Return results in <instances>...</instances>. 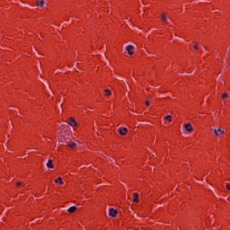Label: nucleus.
<instances>
[{
    "mask_svg": "<svg viewBox=\"0 0 230 230\" xmlns=\"http://www.w3.org/2000/svg\"><path fill=\"white\" fill-rule=\"evenodd\" d=\"M214 134L217 137H220V136H224L226 134V131L222 130V128H215L214 129Z\"/></svg>",
    "mask_w": 230,
    "mask_h": 230,
    "instance_id": "obj_1",
    "label": "nucleus"
},
{
    "mask_svg": "<svg viewBox=\"0 0 230 230\" xmlns=\"http://www.w3.org/2000/svg\"><path fill=\"white\" fill-rule=\"evenodd\" d=\"M118 132L120 134V136H127L128 129L127 128H119Z\"/></svg>",
    "mask_w": 230,
    "mask_h": 230,
    "instance_id": "obj_2",
    "label": "nucleus"
},
{
    "mask_svg": "<svg viewBox=\"0 0 230 230\" xmlns=\"http://www.w3.org/2000/svg\"><path fill=\"white\" fill-rule=\"evenodd\" d=\"M116 215H118V210H116L114 208H110L109 216L112 217L114 218V217H116Z\"/></svg>",
    "mask_w": 230,
    "mask_h": 230,
    "instance_id": "obj_3",
    "label": "nucleus"
},
{
    "mask_svg": "<svg viewBox=\"0 0 230 230\" xmlns=\"http://www.w3.org/2000/svg\"><path fill=\"white\" fill-rule=\"evenodd\" d=\"M68 125H70V127H77L78 123L75 120V118H70Z\"/></svg>",
    "mask_w": 230,
    "mask_h": 230,
    "instance_id": "obj_4",
    "label": "nucleus"
},
{
    "mask_svg": "<svg viewBox=\"0 0 230 230\" xmlns=\"http://www.w3.org/2000/svg\"><path fill=\"white\" fill-rule=\"evenodd\" d=\"M184 128L186 132H193V127L190 123L185 124Z\"/></svg>",
    "mask_w": 230,
    "mask_h": 230,
    "instance_id": "obj_5",
    "label": "nucleus"
},
{
    "mask_svg": "<svg viewBox=\"0 0 230 230\" xmlns=\"http://www.w3.org/2000/svg\"><path fill=\"white\" fill-rule=\"evenodd\" d=\"M128 55H134V46L128 45L126 48Z\"/></svg>",
    "mask_w": 230,
    "mask_h": 230,
    "instance_id": "obj_6",
    "label": "nucleus"
},
{
    "mask_svg": "<svg viewBox=\"0 0 230 230\" xmlns=\"http://www.w3.org/2000/svg\"><path fill=\"white\" fill-rule=\"evenodd\" d=\"M67 146H69V148H76V143L73 142V141H69L67 142Z\"/></svg>",
    "mask_w": 230,
    "mask_h": 230,
    "instance_id": "obj_7",
    "label": "nucleus"
},
{
    "mask_svg": "<svg viewBox=\"0 0 230 230\" xmlns=\"http://www.w3.org/2000/svg\"><path fill=\"white\" fill-rule=\"evenodd\" d=\"M47 168H55L53 165V160H49L47 163Z\"/></svg>",
    "mask_w": 230,
    "mask_h": 230,
    "instance_id": "obj_8",
    "label": "nucleus"
},
{
    "mask_svg": "<svg viewBox=\"0 0 230 230\" xmlns=\"http://www.w3.org/2000/svg\"><path fill=\"white\" fill-rule=\"evenodd\" d=\"M134 199L133 201H135L136 203L139 202V194L137 192L134 193Z\"/></svg>",
    "mask_w": 230,
    "mask_h": 230,
    "instance_id": "obj_9",
    "label": "nucleus"
},
{
    "mask_svg": "<svg viewBox=\"0 0 230 230\" xmlns=\"http://www.w3.org/2000/svg\"><path fill=\"white\" fill-rule=\"evenodd\" d=\"M162 21L164 24H168V19L166 18V14L162 15Z\"/></svg>",
    "mask_w": 230,
    "mask_h": 230,
    "instance_id": "obj_10",
    "label": "nucleus"
},
{
    "mask_svg": "<svg viewBox=\"0 0 230 230\" xmlns=\"http://www.w3.org/2000/svg\"><path fill=\"white\" fill-rule=\"evenodd\" d=\"M75 209H77V208L75 207V206H72V207H70V208L67 209V211H68V213H75Z\"/></svg>",
    "mask_w": 230,
    "mask_h": 230,
    "instance_id": "obj_11",
    "label": "nucleus"
},
{
    "mask_svg": "<svg viewBox=\"0 0 230 230\" xmlns=\"http://www.w3.org/2000/svg\"><path fill=\"white\" fill-rule=\"evenodd\" d=\"M56 184H64V181H62V178L58 177L55 180Z\"/></svg>",
    "mask_w": 230,
    "mask_h": 230,
    "instance_id": "obj_12",
    "label": "nucleus"
},
{
    "mask_svg": "<svg viewBox=\"0 0 230 230\" xmlns=\"http://www.w3.org/2000/svg\"><path fill=\"white\" fill-rule=\"evenodd\" d=\"M104 93H105V96H111V94H112V93L109 89L104 90Z\"/></svg>",
    "mask_w": 230,
    "mask_h": 230,
    "instance_id": "obj_13",
    "label": "nucleus"
},
{
    "mask_svg": "<svg viewBox=\"0 0 230 230\" xmlns=\"http://www.w3.org/2000/svg\"><path fill=\"white\" fill-rule=\"evenodd\" d=\"M44 0H40V2L37 4V6H40V8H42L44 6Z\"/></svg>",
    "mask_w": 230,
    "mask_h": 230,
    "instance_id": "obj_14",
    "label": "nucleus"
},
{
    "mask_svg": "<svg viewBox=\"0 0 230 230\" xmlns=\"http://www.w3.org/2000/svg\"><path fill=\"white\" fill-rule=\"evenodd\" d=\"M164 119L168 120V121H172V116L171 115H167L164 117Z\"/></svg>",
    "mask_w": 230,
    "mask_h": 230,
    "instance_id": "obj_15",
    "label": "nucleus"
},
{
    "mask_svg": "<svg viewBox=\"0 0 230 230\" xmlns=\"http://www.w3.org/2000/svg\"><path fill=\"white\" fill-rule=\"evenodd\" d=\"M16 186H17V187H19V186H24V184H23L22 182L18 181V182L16 183Z\"/></svg>",
    "mask_w": 230,
    "mask_h": 230,
    "instance_id": "obj_16",
    "label": "nucleus"
},
{
    "mask_svg": "<svg viewBox=\"0 0 230 230\" xmlns=\"http://www.w3.org/2000/svg\"><path fill=\"white\" fill-rule=\"evenodd\" d=\"M227 96H228L227 93H224L223 94V100H226V98H227Z\"/></svg>",
    "mask_w": 230,
    "mask_h": 230,
    "instance_id": "obj_17",
    "label": "nucleus"
},
{
    "mask_svg": "<svg viewBox=\"0 0 230 230\" xmlns=\"http://www.w3.org/2000/svg\"><path fill=\"white\" fill-rule=\"evenodd\" d=\"M226 189L230 190V184L229 183H226Z\"/></svg>",
    "mask_w": 230,
    "mask_h": 230,
    "instance_id": "obj_18",
    "label": "nucleus"
},
{
    "mask_svg": "<svg viewBox=\"0 0 230 230\" xmlns=\"http://www.w3.org/2000/svg\"><path fill=\"white\" fill-rule=\"evenodd\" d=\"M194 49H199V46L198 45H194Z\"/></svg>",
    "mask_w": 230,
    "mask_h": 230,
    "instance_id": "obj_19",
    "label": "nucleus"
},
{
    "mask_svg": "<svg viewBox=\"0 0 230 230\" xmlns=\"http://www.w3.org/2000/svg\"><path fill=\"white\" fill-rule=\"evenodd\" d=\"M146 105H147V107H148V105H150V102L146 101Z\"/></svg>",
    "mask_w": 230,
    "mask_h": 230,
    "instance_id": "obj_20",
    "label": "nucleus"
},
{
    "mask_svg": "<svg viewBox=\"0 0 230 230\" xmlns=\"http://www.w3.org/2000/svg\"><path fill=\"white\" fill-rule=\"evenodd\" d=\"M167 21H168V22H170V18H169V19H167Z\"/></svg>",
    "mask_w": 230,
    "mask_h": 230,
    "instance_id": "obj_21",
    "label": "nucleus"
}]
</instances>
